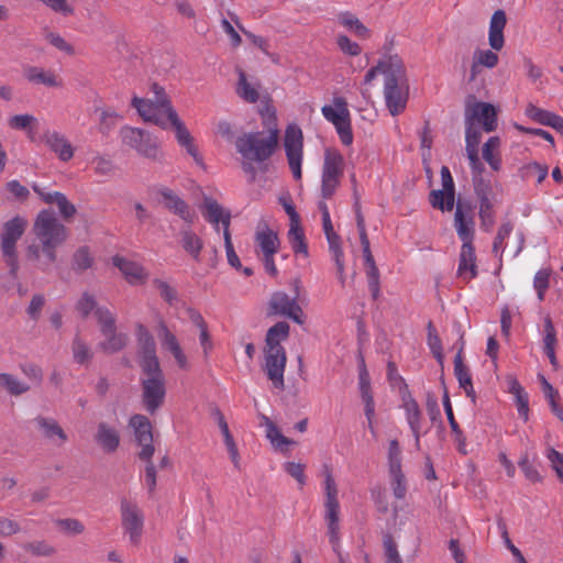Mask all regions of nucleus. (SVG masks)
I'll list each match as a JSON object with an SVG mask.
<instances>
[{"label": "nucleus", "mask_w": 563, "mask_h": 563, "mask_svg": "<svg viewBox=\"0 0 563 563\" xmlns=\"http://www.w3.org/2000/svg\"><path fill=\"white\" fill-rule=\"evenodd\" d=\"M279 131L268 125L267 129L255 132H244L235 140V148L246 161L266 162L278 146Z\"/></svg>", "instance_id": "1"}, {"label": "nucleus", "mask_w": 563, "mask_h": 563, "mask_svg": "<svg viewBox=\"0 0 563 563\" xmlns=\"http://www.w3.org/2000/svg\"><path fill=\"white\" fill-rule=\"evenodd\" d=\"M33 232L48 262L54 263L57 258L56 249L68 238L67 228L58 221L53 210H42L34 221Z\"/></svg>", "instance_id": "2"}, {"label": "nucleus", "mask_w": 563, "mask_h": 563, "mask_svg": "<svg viewBox=\"0 0 563 563\" xmlns=\"http://www.w3.org/2000/svg\"><path fill=\"white\" fill-rule=\"evenodd\" d=\"M384 97L393 117L405 111L409 98V82L402 59H394L386 71Z\"/></svg>", "instance_id": "3"}, {"label": "nucleus", "mask_w": 563, "mask_h": 563, "mask_svg": "<svg viewBox=\"0 0 563 563\" xmlns=\"http://www.w3.org/2000/svg\"><path fill=\"white\" fill-rule=\"evenodd\" d=\"M154 98L145 99L133 97L132 107L136 109L137 113L145 122L153 123L163 130L168 129L170 123V113L176 112L172 106L169 97L166 95L163 87L157 84L152 86Z\"/></svg>", "instance_id": "4"}, {"label": "nucleus", "mask_w": 563, "mask_h": 563, "mask_svg": "<svg viewBox=\"0 0 563 563\" xmlns=\"http://www.w3.org/2000/svg\"><path fill=\"white\" fill-rule=\"evenodd\" d=\"M140 384L142 404L150 415H154L166 397V379L162 367L141 369Z\"/></svg>", "instance_id": "5"}, {"label": "nucleus", "mask_w": 563, "mask_h": 563, "mask_svg": "<svg viewBox=\"0 0 563 563\" xmlns=\"http://www.w3.org/2000/svg\"><path fill=\"white\" fill-rule=\"evenodd\" d=\"M26 220L21 217H14L3 224L1 239L2 256L10 268V274L15 277L19 271V260L16 253V242L22 238L26 229Z\"/></svg>", "instance_id": "6"}, {"label": "nucleus", "mask_w": 563, "mask_h": 563, "mask_svg": "<svg viewBox=\"0 0 563 563\" xmlns=\"http://www.w3.org/2000/svg\"><path fill=\"white\" fill-rule=\"evenodd\" d=\"M324 490H325V500H324V519L327 521L328 527V536L330 543L333 545V550L338 552L339 548V510L340 504L338 499V487L335 481L332 476L331 470L328 466H324Z\"/></svg>", "instance_id": "7"}, {"label": "nucleus", "mask_w": 563, "mask_h": 563, "mask_svg": "<svg viewBox=\"0 0 563 563\" xmlns=\"http://www.w3.org/2000/svg\"><path fill=\"white\" fill-rule=\"evenodd\" d=\"M120 136L125 145L135 150L143 157L156 162L162 161L163 152L159 148L157 137L150 132L137 128L124 126L120 130Z\"/></svg>", "instance_id": "8"}, {"label": "nucleus", "mask_w": 563, "mask_h": 563, "mask_svg": "<svg viewBox=\"0 0 563 563\" xmlns=\"http://www.w3.org/2000/svg\"><path fill=\"white\" fill-rule=\"evenodd\" d=\"M333 102L336 109L331 106H323L321 112L335 126L341 142L344 145H350L353 142V133L346 101L343 98H335Z\"/></svg>", "instance_id": "9"}, {"label": "nucleus", "mask_w": 563, "mask_h": 563, "mask_svg": "<svg viewBox=\"0 0 563 563\" xmlns=\"http://www.w3.org/2000/svg\"><path fill=\"white\" fill-rule=\"evenodd\" d=\"M121 525L129 534L130 541L137 544L141 540L144 527V515L139 506L122 498L120 500Z\"/></svg>", "instance_id": "10"}, {"label": "nucleus", "mask_w": 563, "mask_h": 563, "mask_svg": "<svg viewBox=\"0 0 563 563\" xmlns=\"http://www.w3.org/2000/svg\"><path fill=\"white\" fill-rule=\"evenodd\" d=\"M129 426L133 429L134 440L141 450L137 453L140 460L152 459L155 453L153 432L150 419L144 415H134L130 418Z\"/></svg>", "instance_id": "11"}, {"label": "nucleus", "mask_w": 563, "mask_h": 563, "mask_svg": "<svg viewBox=\"0 0 563 563\" xmlns=\"http://www.w3.org/2000/svg\"><path fill=\"white\" fill-rule=\"evenodd\" d=\"M286 362L287 355L285 349H264L263 371L272 382L273 387L278 390L285 389L284 372Z\"/></svg>", "instance_id": "12"}, {"label": "nucleus", "mask_w": 563, "mask_h": 563, "mask_svg": "<svg viewBox=\"0 0 563 563\" xmlns=\"http://www.w3.org/2000/svg\"><path fill=\"white\" fill-rule=\"evenodd\" d=\"M284 146L292 176L296 179H300L302 162V132L298 126L290 125L287 128Z\"/></svg>", "instance_id": "13"}, {"label": "nucleus", "mask_w": 563, "mask_h": 563, "mask_svg": "<svg viewBox=\"0 0 563 563\" xmlns=\"http://www.w3.org/2000/svg\"><path fill=\"white\" fill-rule=\"evenodd\" d=\"M155 191L159 197L158 202L169 212L178 216L186 224L191 225L195 222V211L175 191L165 186L157 187Z\"/></svg>", "instance_id": "14"}, {"label": "nucleus", "mask_w": 563, "mask_h": 563, "mask_svg": "<svg viewBox=\"0 0 563 563\" xmlns=\"http://www.w3.org/2000/svg\"><path fill=\"white\" fill-rule=\"evenodd\" d=\"M136 338L139 345V365L141 369L159 367V361L156 355V344L153 335L145 325H136Z\"/></svg>", "instance_id": "15"}, {"label": "nucleus", "mask_w": 563, "mask_h": 563, "mask_svg": "<svg viewBox=\"0 0 563 563\" xmlns=\"http://www.w3.org/2000/svg\"><path fill=\"white\" fill-rule=\"evenodd\" d=\"M441 180L443 189L432 190L429 195V201L434 209L451 211L454 207L455 187L449 167H441Z\"/></svg>", "instance_id": "16"}, {"label": "nucleus", "mask_w": 563, "mask_h": 563, "mask_svg": "<svg viewBox=\"0 0 563 563\" xmlns=\"http://www.w3.org/2000/svg\"><path fill=\"white\" fill-rule=\"evenodd\" d=\"M168 128L174 130L178 145L186 150L197 165L205 167L203 158L195 144V140L177 112L170 113Z\"/></svg>", "instance_id": "17"}, {"label": "nucleus", "mask_w": 563, "mask_h": 563, "mask_svg": "<svg viewBox=\"0 0 563 563\" xmlns=\"http://www.w3.org/2000/svg\"><path fill=\"white\" fill-rule=\"evenodd\" d=\"M269 307L274 313L285 316L298 324L305 322L303 311L297 303V297L290 298L283 291L274 292L269 301Z\"/></svg>", "instance_id": "18"}, {"label": "nucleus", "mask_w": 563, "mask_h": 563, "mask_svg": "<svg viewBox=\"0 0 563 563\" xmlns=\"http://www.w3.org/2000/svg\"><path fill=\"white\" fill-rule=\"evenodd\" d=\"M483 124L486 132H492L497 126V113L493 104L487 102H475L465 112V120Z\"/></svg>", "instance_id": "19"}, {"label": "nucleus", "mask_w": 563, "mask_h": 563, "mask_svg": "<svg viewBox=\"0 0 563 563\" xmlns=\"http://www.w3.org/2000/svg\"><path fill=\"white\" fill-rule=\"evenodd\" d=\"M202 216L216 230H219V224L223 227V233L229 230L231 222V212L224 209L216 199L205 197L202 202Z\"/></svg>", "instance_id": "20"}, {"label": "nucleus", "mask_w": 563, "mask_h": 563, "mask_svg": "<svg viewBox=\"0 0 563 563\" xmlns=\"http://www.w3.org/2000/svg\"><path fill=\"white\" fill-rule=\"evenodd\" d=\"M254 240L263 254L275 255L278 252L279 238L264 219L257 222Z\"/></svg>", "instance_id": "21"}, {"label": "nucleus", "mask_w": 563, "mask_h": 563, "mask_svg": "<svg viewBox=\"0 0 563 563\" xmlns=\"http://www.w3.org/2000/svg\"><path fill=\"white\" fill-rule=\"evenodd\" d=\"M120 432L107 422H99L95 433L96 443L104 453H114L120 445Z\"/></svg>", "instance_id": "22"}, {"label": "nucleus", "mask_w": 563, "mask_h": 563, "mask_svg": "<svg viewBox=\"0 0 563 563\" xmlns=\"http://www.w3.org/2000/svg\"><path fill=\"white\" fill-rule=\"evenodd\" d=\"M112 263L120 269L130 284H143L148 278V273L136 262L115 255L112 258Z\"/></svg>", "instance_id": "23"}, {"label": "nucleus", "mask_w": 563, "mask_h": 563, "mask_svg": "<svg viewBox=\"0 0 563 563\" xmlns=\"http://www.w3.org/2000/svg\"><path fill=\"white\" fill-rule=\"evenodd\" d=\"M457 276L466 282L477 276L475 247L473 244H462Z\"/></svg>", "instance_id": "24"}, {"label": "nucleus", "mask_w": 563, "mask_h": 563, "mask_svg": "<svg viewBox=\"0 0 563 563\" xmlns=\"http://www.w3.org/2000/svg\"><path fill=\"white\" fill-rule=\"evenodd\" d=\"M45 144L57 154L63 162H68L74 156V148L68 140L56 131H47L43 135Z\"/></svg>", "instance_id": "25"}, {"label": "nucleus", "mask_w": 563, "mask_h": 563, "mask_svg": "<svg viewBox=\"0 0 563 563\" xmlns=\"http://www.w3.org/2000/svg\"><path fill=\"white\" fill-rule=\"evenodd\" d=\"M158 338L161 340L162 346L168 350L174 355L179 367L186 368L187 357L183 353L181 347L177 341V338L168 330L164 321H161L158 323Z\"/></svg>", "instance_id": "26"}, {"label": "nucleus", "mask_w": 563, "mask_h": 563, "mask_svg": "<svg viewBox=\"0 0 563 563\" xmlns=\"http://www.w3.org/2000/svg\"><path fill=\"white\" fill-rule=\"evenodd\" d=\"M507 23L504 10H496L490 19L488 43L492 49L500 51L505 45L504 29Z\"/></svg>", "instance_id": "27"}, {"label": "nucleus", "mask_w": 563, "mask_h": 563, "mask_svg": "<svg viewBox=\"0 0 563 563\" xmlns=\"http://www.w3.org/2000/svg\"><path fill=\"white\" fill-rule=\"evenodd\" d=\"M454 227L463 244H473L474 241V220L473 217H466L463 205L457 202L454 214Z\"/></svg>", "instance_id": "28"}, {"label": "nucleus", "mask_w": 563, "mask_h": 563, "mask_svg": "<svg viewBox=\"0 0 563 563\" xmlns=\"http://www.w3.org/2000/svg\"><path fill=\"white\" fill-rule=\"evenodd\" d=\"M526 115L539 124L548 125L559 132H563V118L551 111L529 103L526 108Z\"/></svg>", "instance_id": "29"}, {"label": "nucleus", "mask_w": 563, "mask_h": 563, "mask_svg": "<svg viewBox=\"0 0 563 563\" xmlns=\"http://www.w3.org/2000/svg\"><path fill=\"white\" fill-rule=\"evenodd\" d=\"M404 408L406 410L407 421L415 437L416 448L420 449V429L422 413L418 402L410 396L404 397Z\"/></svg>", "instance_id": "30"}, {"label": "nucleus", "mask_w": 563, "mask_h": 563, "mask_svg": "<svg viewBox=\"0 0 563 563\" xmlns=\"http://www.w3.org/2000/svg\"><path fill=\"white\" fill-rule=\"evenodd\" d=\"M33 190L41 196L46 203H56L59 213L65 220H69L76 213V207L59 191L43 192L37 185L33 186Z\"/></svg>", "instance_id": "31"}, {"label": "nucleus", "mask_w": 563, "mask_h": 563, "mask_svg": "<svg viewBox=\"0 0 563 563\" xmlns=\"http://www.w3.org/2000/svg\"><path fill=\"white\" fill-rule=\"evenodd\" d=\"M508 391L515 396V404L519 416L529 419V396L515 376H507Z\"/></svg>", "instance_id": "32"}, {"label": "nucleus", "mask_w": 563, "mask_h": 563, "mask_svg": "<svg viewBox=\"0 0 563 563\" xmlns=\"http://www.w3.org/2000/svg\"><path fill=\"white\" fill-rule=\"evenodd\" d=\"M191 225L183 228L179 232L180 244L184 251L195 261H200V252L203 247V241L191 229Z\"/></svg>", "instance_id": "33"}, {"label": "nucleus", "mask_w": 563, "mask_h": 563, "mask_svg": "<svg viewBox=\"0 0 563 563\" xmlns=\"http://www.w3.org/2000/svg\"><path fill=\"white\" fill-rule=\"evenodd\" d=\"M344 159L338 151L327 150L322 166V176L340 179L343 176Z\"/></svg>", "instance_id": "34"}, {"label": "nucleus", "mask_w": 563, "mask_h": 563, "mask_svg": "<svg viewBox=\"0 0 563 563\" xmlns=\"http://www.w3.org/2000/svg\"><path fill=\"white\" fill-rule=\"evenodd\" d=\"M34 421L44 438L48 440L57 438L60 443H65L68 440L67 434L55 419L37 416Z\"/></svg>", "instance_id": "35"}, {"label": "nucleus", "mask_w": 563, "mask_h": 563, "mask_svg": "<svg viewBox=\"0 0 563 563\" xmlns=\"http://www.w3.org/2000/svg\"><path fill=\"white\" fill-rule=\"evenodd\" d=\"M104 340L99 343V347L108 354H114L123 350L129 342V336L125 333L117 332V328L110 332L102 333Z\"/></svg>", "instance_id": "36"}, {"label": "nucleus", "mask_w": 563, "mask_h": 563, "mask_svg": "<svg viewBox=\"0 0 563 563\" xmlns=\"http://www.w3.org/2000/svg\"><path fill=\"white\" fill-rule=\"evenodd\" d=\"M455 325L457 327V332L460 333V341L461 347L459 349L455 357H454V375L456 379L459 380L460 387H464L466 385H470L472 383V376L470 373L468 367L463 363L462 358V351H463V333L461 332V325L455 322Z\"/></svg>", "instance_id": "37"}, {"label": "nucleus", "mask_w": 563, "mask_h": 563, "mask_svg": "<svg viewBox=\"0 0 563 563\" xmlns=\"http://www.w3.org/2000/svg\"><path fill=\"white\" fill-rule=\"evenodd\" d=\"M289 330V324L285 321H279L271 327L266 333L265 349H284V346L280 344V341H284L288 338Z\"/></svg>", "instance_id": "38"}, {"label": "nucleus", "mask_w": 563, "mask_h": 563, "mask_svg": "<svg viewBox=\"0 0 563 563\" xmlns=\"http://www.w3.org/2000/svg\"><path fill=\"white\" fill-rule=\"evenodd\" d=\"M31 389L30 385L9 373H0V390H5L11 396H21Z\"/></svg>", "instance_id": "39"}, {"label": "nucleus", "mask_w": 563, "mask_h": 563, "mask_svg": "<svg viewBox=\"0 0 563 563\" xmlns=\"http://www.w3.org/2000/svg\"><path fill=\"white\" fill-rule=\"evenodd\" d=\"M25 78L31 82L42 84L47 87L59 86V81L53 71L34 66H30L25 69Z\"/></svg>", "instance_id": "40"}, {"label": "nucleus", "mask_w": 563, "mask_h": 563, "mask_svg": "<svg viewBox=\"0 0 563 563\" xmlns=\"http://www.w3.org/2000/svg\"><path fill=\"white\" fill-rule=\"evenodd\" d=\"M239 82L236 87L238 95L250 103H255L260 99V93L255 86H252L246 78V74L242 69H238Z\"/></svg>", "instance_id": "41"}, {"label": "nucleus", "mask_w": 563, "mask_h": 563, "mask_svg": "<svg viewBox=\"0 0 563 563\" xmlns=\"http://www.w3.org/2000/svg\"><path fill=\"white\" fill-rule=\"evenodd\" d=\"M288 240L295 254L308 256V245L306 243L305 233L300 224L290 225L288 231Z\"/></svg>", "instance_id": "42"}, {"label": "nucleus", "mask_w": 563, "mask_h": 563, "mask_svg": "<svg viewBox=\"0 0 563 563\" xmlns=\"http://www.w3.org/2000/svg\"><path fill=\"white\" fill-rule=\"evenodd\" d=\"M93 264V257L90 253V250L88 246L84 245L80 246L73 255L71 258V268L80 274L88 268H90Z\"/></svg>", "instance_id": "43"}, {"label": "nucleus", "mask_w": 563, "mask_h": 563, "mask_svg": "<svg viewBox=\"0 0 563 563\" xmlns=\"http://www.w3.org/2000/svg\"><path fill=\"white\" fill-rule=\"evenodd\" d=\"M263 424L266 427V437L275 448L282 449L283 445L294 444L295 442L284 437L276 424L266 416H262Z\"/></svg>", "instance_id": "44"}, {"label": "nucleus", "mask_w": 563, "mask_h": 563, "mask_svg": "<svg viewBox=\"0 0 563 563\" xmlns=\"http://www.w3.org/2000/svg\"><path fill=\"white\" fill-rule=\"evenodd\" d=\"M542 390L545 398L549 400L552 412L563 422V407L558 404L559 393L553 386L545 379L544 376H539Z\"/></svg>", "instance_id": "45"}, {"label": "nucleus", "mask_w": 563, "mask_h": 563, "mask_svg": "<svg viewBox=\"0 0 563 563\" xmlns=\"http://www.w3.org/2000/svg\"><path fill=\"white\" fill-rule=\"evenodd\" d=\"M500 145V140L498 136H492L487 140V142L483 146V158L488 163V165L494 170H499L500 168V158L498 155H495L494 152L498 150Z\"/></svg>", "instance_id": "46"}, {"label": "nucleus", "mask_w": 563, "mask_h": 563, "mask_svg": "<svg viewBox=\"0 0 563 563\" xmlns=\"http://www.w3.org/2000/svg\"><path fill=\"white\" fill-rule=\"evenodd\" d=\"M73 357L76 363L85 365L88 364L92 358V353L89 346L76 335L71 344Z\"/></svg>", "instance_id": "47"}, {"label": "nucleus", "mask_w": 563, "mask_h": 563, "mask_svg": "<svg viewBox=\"0 0 563 563\" xmlns=\"http://www.w3.org/2000/svg\"><path fill=\"white\" fill-rule=\"evenodd\" d=\"M478 217L481 228L485 232H490L495 224V211L493 201L479 202Z\"/></svg>", "instance_id": "48"}, {"label": "nucleus", "mask_w": 563, "mask_h": 563, "mask_svg": "<svg viewBox=\"0 0 563 563\" xmlns=\"http://www.w3.org/2000/svg\"><path fill=\"white\" fill-rule=\"evenodd\" d=\"M394 59H401L397 54L395 55H388L378 60L377 65L372 67L367 70L365 77H364V84L368 85L371 84L377 76L378 73H380L384 76V80H386V71L389 68L390 63L394 62Z\"/></svg>", "instance_id": "49"}, {"label": "nucleus", "mask_w": 563, "mask_h": 563, "mask_svg": "<svg viewBox=\"0 0 563 563\" xmlns=\"http://www.w3.org/2000/svg\"><path fill=\"white\" fill-rule=\"evenodd\" d=\"M428 330V345L437 358V361L442 365L443 364V347L440 336L437 333V330L431 321L427 324Z\"/></svg>", "instance_id": "50"}, {"label": "nucleus", "mask_w": 563, "mask_h": 563, "mask_svg": "<svg viewBox=\"0 0 563 563\" xmlns=\"http://www.w3.org/2000/svg\"><path fill=\"white\" fill-rule=\"evenodd\" d=\"M95 317L100 327L101 333L110 332L112 329H115V318L113 313L106 307H98L95 310Z\"/></svg>", "instance_id": "51"}, {"label": "nucleus", "mask_w": 563, "mask_h": 563, "mask_svg": "<svg viewBox=\"0 0 563 563\" xmlns=\"http://www.w3.org/2000/svg\"><path fill=\"white\" fill-rule=\"evenodd\" d=\"M465 124H466V135H465V140H466V152L468 151H478V144L481 142V139H482V132H481V129L475 125L474 122L470 121L468 120H465Z\"/></svg>", "instance_id": "52"}, {"label": "nucleus", "mask_w": 563, "mask_h": 563, "mask_svg": "<svg viewBox=\"0 0 563 563\" xmlns=\"http://www.w3.org/2000/svg\"><path fill=\"white\" fill-rule=\"evenodd\" d=\"M389 475L391 477V487L394 496L397 499H404L407 493V485L401 468H398V471L389 470Z\"/></svg>", "instance_id": "53"}, {"label": "nucleus", "mask_w": 563, "mask_h": 563, "mask_svg": "<svg viewBox=\"0 0 563 563\" xmlns=\"http://www.w3.org/2000/svg\"><path fill=\"white\" fill-rule=\"evenodd\" d=\"M364 262L366 266V276L367 283H378L379 282V271L375 264L374 256L371 252V246L362 247Z\"/></svg>", "instance_id": "54"}, {"label": "nucleus", "mask_w": 563, "mask_h": 563, "mask_svg": "<svg viewBox=\"0 0 563 563\" xmlns=\"http://www.w3.org/2000/svg\"><path fill=\"white\" fill-rule=\"evenodd\" d=\"M383 544L385 550V563H402L401 556L397 550V544L391 534L386 533L383 537Z\"/></svg>", "instance_id": "55"}, {"label": "nucleus", "mask_w": 563, "mask_h": 563, "mask_svg": "<svg viewBox=\"0 0 563 563\" xmlns=\"http://www.w3.org/2000/svg\"><path fill=\"white\" fill-rule=\"evenodd\" d=\"M473 58L476 64H479L482 67L494 68L497 66L499 57L498 55L490 49H476L474 52Z\"/></svg>", "instance_id": "56"}, {"label": "nucleus", "mask_w": 563, "mask_h": 563, "mask_svg": "<svg viewBox=\"0 0 563 563\" xmlns=\"http://www.w3.org/2000/svg\"><path fill=\"white\" fill-rule=\"evenodd\" d=\"M232 20L236 24V26L241 30V32L255 45L257 46L263 53H265L268 56H272L268 52V41L262 36H258L251 31L246 30L242 24H240L239 19L236 15H232Z\"/></svg>", "instance_id": "57"}, {"label": "nucleus", "mask_w": 563, "mask_h": 563, "mask_svg": "<svg viewBox=\"0 0 563 563\" xmlns=\"http://www.w3.org/2000/svg\"><path fill=\"white\" fill-rule=\"evenodd\" d=\"M474 191L479 202L490 201V195L493 192L489 180H485L483 177H473Z\"/></svg>", "instance_id": "58"}, {"label": "nucleus", "mask_w": 563, "mask_h": 563, "mask_svg": "<svg viewBox=\"0 0 563 563\" xmlns=\"http://www.w3.org/2000/svg\"><path fill=\"white\" fill-rule=\"evenodd\" d=\"M523 177H537V183L541 184L548 176L549 168L547 165H541L537 162L529 163L523 166Z\"/></svg>", "instance_id": "59"}, {"label": "nucleus", "mask_w": 563, "mask_h": 563, "mask_svg": "<svg viewBox=\"0 0 563 563\" xmlns=\"http://www.w3.org/2000/svg\"><path fill=\"white\" fill-rule=\"evenodd\" d=\"M36 122L37 119L32 114H16L9 119V126L14 130L31 131V125Z\"/></svg>", "instance_id": "60"}, {"label": "nucleus", "mask_w": 563, "mask_h": 563, "mask_svg": "<svg viewBox=\"0 0 563 563\" xmlns=\"http://www.w3.org/2000/svg\"><path fill=\"white\" fill-rule=\"evenodd\" d=\"M97 301L95 297L88 292H84L80 299L77 301L76 309L86 319L92 311L95 312Z\"/></svg>", "instance_id": "61"}, {"label": "nucleus", "mask_w": 563, "mask_h": 563, "mask_svg": "<svg viewBox=\"0 0 563 563\" xmlns=\"http://www.w3.org/2000/svg\"><path fill=\"white\" fill-rule=\"evenodd\" d=\"M551 271L550 269H540L534 275L533 287L538 292L539 300L544 299V292L549 288V279H550Z\"/></svg>", "instance_id": "62"}, {"label": "nucleus", "mask_w": 563, "mask_h": 563, "mask_svg": "<svg viewBox=\"0 0 563 563\" xmlns=\"http://www.w3.org/2000/svg\"><path fill=\"white\" fill-rule=\"evenodd\" d=\"M153 285L158 289L161 297L170 306L177 301V291L162 279H154Z\"/></svg>", "instance_id": "63"}, {"label": "nucleus", "mask_w": 563, "mask_h": 563, "mask_svg": "<svg viewBox=\"0 0 563 563\" xmlns=\"http://www.w3.org/2000/svg\"><path fill=\"white\" fill-rule=\"evenodd\" d=\"M519 467L523 472L527 479L532 483H538L542 481V476L538 472V470L529 462L528 455L525 454L521 456L518 462Z\"/></svg>", "instance_id": "64"}]
</instances>
